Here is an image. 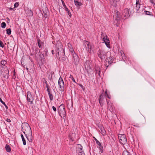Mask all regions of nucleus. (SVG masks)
Instances as JSON below:
<instances>
[{
    "mask_svg": "<svg viewBox=\"0 0 155 155\" xmlns=\"http://www.w3.org/2000/svg\"><path fill=\"white\" fill-rule=\"evenodd\" d=\"M19 5V3L18 2H16L15 3L14 6V8H17L18 7V6Z\"/></svg>",
    "mask_w": 155,
    "mask_h": 155,
    "instance_id": "obj_41",
    "label": "nucleus"
},
{
    "mask_svg": "<svg viewBox=\"0 0 155 155\" xmlns=\"http://www.w3.org/2000/svg\"><path fill=\"white\" fill-rule=\"evenodd\" d=\"M0 101L4 105L6 109L7 110L8 109V106L5 104V103L2 100L1 98L0 97Z\"/></svg>",
    "mask_w": 155,
    "mask_h": 155,
    "instance_id": "obj_33",
    "label": "nucleus"
},
{
    "mask_svg": "<svg viewBox=\"0 0 155 155\" xmlns=\"http://www.w3.org/2000/svg\"><path fill=\"white\" fill-rule=\"evenodd\" d=\"M66 11L67 12V13H68L69 16L70 17H71V12H70V11L68 10V9L67 11Z\"/></svg>",
    "mask_w": 155,
    "mask_h": 155,
    "instance_id": "obj_43",
    "label": "nucleus"
},
{
    "mask_svg": "<svg viewBox=\"0 0 155 155\" xmlns=\"http://www.w3.org/2000/svg\"><path fill=\"white\" fill-rule=\"evenodd\" d=\"M52 109L54 112H56V108L54 106L52 107Z\"/></svg>",
    "mask_w": 155,
    "mask_h": 155,
    "instance_id": "obj_47",
    "label": "nucleus"
},
{
    "mask_svg": "<svg viewBox=\"0 0 155 155\" xmlns=\"http://www.w3.org/2000/svg\"><path fill=\"white\" fill-rule=\"evenodd\" d=\"M101 69L99 67L96 66L95 71L96 73L99 76H100Z\"/></svg>",
    "mask_w": 155,
    "mask_h": 155,
    "instance_id": "obj_21",
    "label": "nucleus"
},
{
    "mask_svg": "<svg viewBox=\"0 0 155 155\" xmlns=\"http://www.w3.org/2000/svg\"><path fill=\"white\" fill-rule=\"evenodd\" d=\"M129 10L127 8L123 10L120 18L122 19H125L129 17Z\"/></svg>",
    "mask_w": 155,
    "mask_h": 155,
    "instance_id": "obj_7",
    "label": "nucleus"
},
{
    "mask_svg": "<svg viewBox=\"0 0 155 155\" xmlns=\"http://www.w3.org/2000/svg\"><path fill=\"white\" fill-rule=\"evenodd\" d=\"M6 151L8 152H10L11 150V148L9 145L6 144L5 147Z\"/></svg>",
    "mask_w": 155,
    "mask_h": 155,
    "instance_id": "obj_25",
    "label": "nucleus"
},
{
    "mask_svg": "<svg viewBox=\"0 0 155 155\" xmlns=\"http://www.w3.org/2000/svg\"><path fill=\"white\" fill-rule=\"evenodd\" d=\"M107 53L104 50L100 49L97 52V55L101 61H102L103 60H104L107 57Z\"/></svg>",
    "mask_w": 155,
    "mask_h": 155,
    "instance_id": "obj_4",
    "label": "nucleus"
},
{
    "mask_svg": "<svg viewBox=\"0 0 155 155\" xmlns=\"http://www.w3.org/2000/svg\"><path fill=\"white\" fill-rule=\"evenodd\" d=\"M84 44L86 50L89 53L91 54L92 47L90 43L87 41H84Z\"/></svg>",
    "mask_w": 155,
    "mask_h": 155,
    "instance_id": "obj_9",
    "label": "nucleus"
},
{
    "mask_svg": "<svg viewBox=\"0 0 155 155\" xmlns=\"http://www.w3.org/2000/svg\"><path fill=\"white\" fill-rule=\"evenodd\" d=\"M7 18V19H9V18Z\"/></svg>",
    "mask_w": 155,
    "mask_h": 155,
    "instance_id": "obj_56",
    "label": "nucleus"
},
{
    "mask_svg": "<svg viewBox=\"0 0 155 155\" xmlns=\"http://www.w3.org/2000/svg\"><path fill=\"white\" fill-rule=\"evenodd\" d=\"M1 27L2 28H5L6 26V24L5 22H3L1 23Z\"/></svg>",
    "mask_w": 155,
    "mask_h": 155,
    "instance_id": "obj_39",
    "label": "nucleus"
},
{
    "mask_svg": "<svg viewBox=\"0 0 155 155\" xmlns=\"http://www.w3.org/2000/svg\"><path fill=\"white\" fill-rule=\"evenodd\" d=\"M28 140L30 142H32V131L25 134Z\"/></svg>",
    "mask_w": 155,
    "mask_h": 155,
    "instance_id": "obj_17",
    "label": "nucleus"
},
{
    "mask_svg": "<svg viewBox=\"0 0 155 155\" xmlns=\"http://www.w3.org/2000/svg\"><path fill=\"white\" fill-rule=\"evenodd\" d=\"M96 143L99 146V148L100 149V151L101 153L103 152V150L102 149V147L101 146V143L96 138L95 139Z\"/></svg>",
    "mask_w": 155,
    "mask_h": 155,
    "instance_id": "obj_20",
    "label": "nucleus"
},
{
    "mask_svg": "<svg viewBox=\"0 0 155 155\" xmlns=\"http://www.w3.org/2000/svg\"><path fill=\"white\" fill-rule=\"evenodd\" d=\"M120 143L122 144H125L127 143L126 135L124 134H119L118 136Z\"/></svg>",
    "mask_w": 155,
    "mask_h": 155,
    "instance_id": "obj_5",
    "label": "nucleus"
},
{
    "mask_svg": "<svg viewBox=\"0 0 155 155\" xmlns=\"http://www.w3.org/2000/svg\"><path fill=\"white\" fill-rule=\"evenodd\" d=\"M0 46L1 47H2V48H3L4 47V44L3 42L1 40H0Z\"/></svg>",
    "mask_w": 155,
    "mask_h": 155,
    "instance_id": "obj_42",
    "label": "nucleus"
},
{
    "mask_svg": "<svg viewBox=\"0 0 155 155\" xmlns=\"http://www.w3.org/2000/svg\"><path fill=\"white\" fill-rule=\"evenodd\" d=\"M111 4L113 6H116L117 5V1L119 0H109Z\"/></svg>",
    "mask_w": 155,
    "mask_h": 155,
    "instance_id": "obj_22",
    "label": "nucleus"
},
{
    "mask_svg": "<svg viewBox=\"0 0 155 155\" xmlns=\"http://www.w3.org/2000/svg\"><path fill=\"white\" fill-rule=\"evenodd\" d=\"M46 87L47 88V91L48 94L51 92V89L49 88V86L48 84H46Z\"/></svg>",
    "mask_w": 155,
    "mask_h": 155,
    "instance_id": "obj_37",
    "label": "nucleus"
},
{
    "mask_svg": "<svg viewBox=\"0 0 155 155\" xmlns=\"http://www.w3.org/2000/svg\"><path fill=\"white\" fill-rule=\"evenodd\" d=\"M101 133L103 135L105 136L106 135V132L103 127H101L100 128Z\"/></svg>",
    "mask_w": 155,
    "mask_h": 155,
    "instance_id": "obj_23",
    "label": "nucleus"
},
{
    "mask_svg": "<svg viewBox=\"0 0 155 155\" xmlns=\"http://www.w3.org/2000/svg\"><path fill=\"white\" fill-rule=\"evenodd\" d=\"M114 23L115 25L118 26L120 22V17L119 16V13L117 12L114 16Z\"/></svg>",
    "mask_w": 155,
    "mask_h": 155,
    "instance_id": "obj_6",
    "label": "nucleus"
},
{
    "mask_svg": "<svg viewBox=\"0 0 155 155\" xmlns=\"http://www.w3.org/2000/svg\"><path fill=\"white\" fill-rule=\"evenodd\" d=\"M68 46L70 51V54H71L73 53V52H75L73 48L72 45L71 44L69 43L68 44Z\"/></svg>",
    "mask_w": 155,
    "mask_h": 155,
    "instance_id": "obj_19",
    "label": "nucleus"
},
{
    "mask_svg": "<svg viewBox=\"0 0 155 155\" xmlns=\"http://www.w3.org/2000/svg\"><path fill=\"white\" fill-rule=\"evenodd\" d=\"M44 16L45 18H46L47 17V15L46 13H45L44 14Z\"/></svg>",
    "mask_w": 155,
    "mask_h": 155,
    "instance_id": "obj_50",
    "label": "nucleus"
},
{
    "mask_svg": "<svg viewBox=\"0 0 155 155\" xmlns=\"http://www.w3.org/2000/svg\"><path fill=\"white\" fill-rule=\"evenodd\" d=\"M113 58L112 57L110 56L109 58H107L105 61V65L107 67V68L108 67L110 64L112 63Z\"/></svg>",
    "mask_w": 155,
    "mask_h": 155,
    "instance_id": "obj_14",
    "label": "nucleus"
},
{
    "mask_svg": "<svg viewBox=\"0 0 155 155\" xmlns=\"http://www.w3.org/2000/svg\"><path fill=\"white\" fill-rule=\"evenodd\" d=\"M123 155H131L129 152L127 151H124L122 154Z\"/></svg>",
    "mask_w": 155,
    "mask_h": 155,
    "instance_id": "obj_35",
    "label": "nucleus"
},
{
    "mask_svg": "<svg viewBox=\"0 0 155 155\" xmlns=\"http://www.w3.org/2000/svg\"><path fill=\"white\" fill-rule=\"evenodd\" d=\"M149 1L150 3L155 5V2H154L153 0H149Z\"/></svg>",
    "mask_w": 155,
    "mask_h": 155,
    "instance_id": "obj_46",
    "label": "nucleus"
},
{
    "mask_svg": "<svg viewBox=\"0 0 155 155\" xmlns=\"http://www.w3.org/2000/svg\"><path fill=\"white\" fill-rule=\"evenodd\" d=\"M27 101L30 102L31 104H33V101L34 100L33 97L30 91H28L27 92Z\"/></svg>",
    "mask_w": 155,
    "mask_h": 155,
    "instance_id": "obj_12",
    "label": "nucleus"
},
{
    "mask_svg": "<svg viewBox=\"0 0 155 155\" xmlns=\"http://www.w3.org/2000/svg\"><path fill=\"white\" fill-rule=\"evenodd\" d=\"M101 37V38L103 39L104 41L105 42L107 47L109 48L110 47V42L107 36H106L105 37L104 36V33L102 32Z\"/></svg>",
    "mask_w": 155,
    "mask_h": 155,
    "instance_id": "obj_10",
    "label": "nucleus"
},
{
    "mask_svg": "<svg viewBox=\"0 0 155 155\" xmlns=\"http://www.w3.org/2000/svg\"><path fill=\"white\" fill-rule=\"evenodd\" d=\"M105 96L103 94H101L99 99V103L101 106H102L104 102V99Z\"/></svg>",
    "mask_w": 155,
    "mask_h": 155,
    "instance_id": "obj_18",
    "label": "nucleus"
},
{
    "mask_svg": "<svg viewBox=\"0 0 155 155\" xmlns=\"http://www.w3.org/2000/svg\"><path fill=\"white\" fill-rule=\"evenodd\" d=\"M71 55L73 57L72 60V62L75 65H77L79 62V59L78 57L75 52H73V53L71 54Z\"/></svg>",
    "mask_w": 155,
    "mask_h": 155,
    "instance_id": "obj_8",
    "label": "nucleus"
},
{
    "mask_svg": "<svg viewBox=\"0 0 155 155\" xmlns=\"http://www.w3.org/2000/svg\"><path fill=\"white\" fill-rule=\"evenodd\" d=\"M50 100L51 101L53 99V97L52 94L50 92L48 93Z\"/></svg>",
    "mask_w": 155,
    "mask_h": 155,
    "instance_id": "obj_34",
    "label": "nucleus"
},
{
    "mask_svg": "<svg viewBox=\"0 0 155 155\" xmlns=\"http://www.w3.org/2000/svg\"><path fill=\"white\" fill-rule=\"evenodd\" d=\"M44 82L46 84H46H48L47 83V81H46V80H45V79L44 80Z\"/></svg>",
    "mask_w": 155,
    "mask_h": 155,
    "instance_id": "obj_49",
    "label": "nucleus"
},
{
    "mask_svg": "<svg viewBox=\"0 0 155 155\" xmlns=\"http://www.w3.org/2000/svg\"><path fill=\"white\" fill-rule=\"evenodd\" d=\"M58 84L59 87L60 89V90L62 91H64V84L63 80L61 77H60L58 81Z\"/></svg>",
    "mask_w": 155,
    "mask_h": 155,
    "instance_id": "obj_11",
    "label": "nucleus"
},
{
    "mask_svg": "<svg viewBox=\"0 0 155 155\" xmlns=\"http://www.w3.org/2000/svg\"><path fill=\"white\" fill-rule=\"evenodd\" d=\"M106 96H107V97L109 99H110V97L109 96L108 94L107 95H106Z\"/></svg>",
    "mask_w": 155,
    "mask_h": 155,
    "instance_id": "obj_51",
    "label": "nucleus"
},
{
    "mask_svg": "<svg viewBox=\"0 0 155 155\" xmlns=\"http://www.w3.org/2000/svg\"><path fill=\"white\" fill-rule=\"evenodd\" d=\"M38 44L39 47L40 48H42V45L43 44V42L39 39H38Z\"/></svg>",
    "mask_w": 155,
    "mask_h": 155,
    "instance_id": "obj_24",
    "label": "nucleus"
},
{
    "mask_svg": "<svg viewBox=\"0 0 155 155\" xmlns=\"http://www.w3.org/2000/svg\"><path fill=\"white\" fill-rule=\"evenodd\" d=\"M60 60L64 61L65 60L64 50L61 46L58 48V51H57Z\"/></svg>",
    "mask_w": 155,
    "mask_h": 155,
    "instance_id": "obj_1",
    "label": "nucleus"
},
{
    "mask_svg": "<svg viewBox=\"0 0 155 155\" xmlns=\"http://www.w3.org/2000/svg\"><path fill=\"white\" fill-rule=\"evenodd\" d=\"M74 3L76 6L78 7L80 6L81 4V2H79L76 0H74Z\"/></svg>",
    "mask_w": 155,
    "mask_h": 155,
    "instance_id": "obj_28",
    "label": "nucleus"
},
{
    "mask_svg": "<svg viewBox=\"0 0 155 155\" xmlns=\"http://www.w3.org/2000/svg\"><path fill=\"white\" fill-rule=\"evenodd\" d=\"M120 55H124V52L122 50H120Z\"/></svg>",
    "mask_w": 155,
    "mask_h": 155,
    "instance_id": "obj_44",
    "label": "nucleus"
},
{
    "mask_svg": "<svg viewBox=\"0 0 155 155\" xmlns=\"http://www.w3.org/2000/svg\"><path fill=\"white\" fill-rule=\"evenodd\" d=\"M8 73H9V71H8Z\"/></svg>",
    "mask_w": 155,
    "mask_h": 155,
    "instance_id": "obj_55",
    "label": "nucleus"
},
{
    "mask_svg": "<svg viewBox=\"0 0 155 155\" xmlns=\"http://www.w3.org/2000/svg\"><path fill=\"white\" fill-rule=\"evenodd\" d=\"M69 78H71V80H72V81L75 83H76V82L75 80V79H74V77H73V76L71 75H70V77H69Z\"/></svg>",
    "mask_w": 155,
    "mask_h": 155,
    "instance_id": "obj_38",
    "label": "nucleus"
},
{
    "mask_svg": "<svg viewBox=\"0 0 155 155\" xmlns=\"http://www.w3.org/2000/svg\"><path fill=\"white\" fill-rule=\"evenodd\" d=\"M51 52H52V54H54V51L53 50H52V51H51Z\"/></svg>",
    "mask_w": 155,
    "mask_h": 155,
    "instance_id": "obj_53",
    "label": "nucleus"
},
{
    "mask_svg": "<svg viewBox=\"0 0 155 155\" xmlns=\"http://www.w3.org/2000/svg\"><path fill=\"white\" fill-rule=\"evenodd\" d=\"M82 147L79 144L77 145L76 150L78 153V155H85L84 152L82 150Z\"/></svg>",
    "mask_w": 155,
    "mask_h": 155,
    "instance_id": "obj_13",
    "label": "nucleus"
},
{
    "mask_svg": "<svg viewBox=\"0 0 155 155\" xmlns=\"http://www.w3.org/2000/svg\"><path fill=\"white\" fill-rule=\"evenodd\" d=\"M26 69L27 70H28V68H26Z\"/></svg>",
    "mask_w": 155,
    "mask_h": 155,
    "instance_id": "obj_54",
    "label": "nucleus"
},
{
    "mask_svg": "<svg viewBox=\"0 0 155 155\" xmlns=\"http://www.w3.org/2000/svg\"><path fill=\"white\" fill-rule=\"evenodd\" d=\"M40 54H39V56L41 58H44L45 55L44 53H43L41 51V50H40L39 52Z\"/></svg>",
    "mask_w": 155,
    "mask_h": 155,
    "instance_id": "obj_30",
    "label": "nucleus"
},
{
    "mask_svg": "<svg viewBox=\"0 0 155 155\" xmlns=\"http://www.w3.org/2000/svg\"><path fill=\"white\" fill-rule=\"evenodd\" d=\"M74 137L75 134H72L71 135H70L69 137L72 141H74Z\"/></svg>",
    "mask_w": 155,
    "mask_h": 155,
    "instance_id": "obj_27",
    "label": "nucleus"
},
{
    "mask_svg": "<svg viewBox=\"0 0 155 155\" xmlns=\"http://www.w3.org/2000/svg\"><path fill=\"white\" fill-rule=\"evenodd\" d=\"M106 101L107 102V110L111 112H113L114 107L113 103L111 102H109V101H108L107 99H106Z\"/></svg>",
    "mask_w": 155,
    "mask_h": 155,
    "instance_id": "obj_15",
    "label": "nucleus"
},
{
    "mask_svg": "<svg viewBox=\"0 0 155 155\" xmlns=\"http://www.w3.org/2000/svg\"><path fill=\"white\" fill-rule=\"evenodd\" d=\"M1 64L2 65L5 66L7 64V62L5 60H2L1 61Z\"/></svg>",
    "mask_w": 155,
    "mask_h": 155,
    "instance_id": "obj_40",
    "label": "nucleus"
},
{
    "mask_svg": "<svg viewBox=\"0 0 155 155\" xmlns=\"http://www.w3.org/2000/svg\"><path fill=\"white\" fill-rule=\"evenodd\" d=\"M105 94H106V96L107 95H108V94H107V91H106L105 92Z\"/></svg>",
    "mask_w": 155,
    "mask_h": 155,
    "instance_id": "obj_52",
    "label": "nucleus"
},
{
    "mask_svg": "<svg viewBox=\"0 0 155 155\" xmlns=\"http://www.w3.org/2000/svg\"><path fill=\"white\" fill-rule=\"evenodd\" d=\"M144 12H145V14L147 15L153 16L152 13L150 12L145 10L144 11Z\"/></svg>",
    "mask_w": 155,
    "mask_h": 155,
    "instance_id": "obj_32",
    "label": "nucleus"
},
{
    "mask_svg": "<svg viewBox=\"0 0 155 155\" xmlns=\"http://www.w3.org/2000/svg\"><path fill=\"white\" fill-rule=\"evenodd\" d=\"M21 136L22 139L23 144L24 145H25L26 144V143L24 137L23 135L22 134H21Z\"/></svg>",
    "mask_w": 155,
    "mask_h": 155,
    "instance_id": "obj_29",
    "label": "nucleus"
},
{
    "mask_svg": "<svg viewBox=\"0 0 155 155\" xmlns=\"http://www.w3.org/2000/svg\"><path fill=\"white\" fill-rule=\"evenodd\" d=\"M21 127V130L25 134L32 131L30 127L27 123H22Z\"/></svg>",
    "mask_w": 155,
    "mask_h": 155,
    "instance_id": "obj_2",
    "label": "nucleus"
},
{
    "mask_svg": "<svg viewBox=\"0 0 155 155\" xmlns=\"http://www.w3.org/2000/svg\"><path fill=\"white\" fill-rule=\"evenodd\" d=\"M7 34L8 35H10L11 33V30L10 28L7 29L6 30Z\"/></svg>",
    "mask_w": 155,
    "mask_h": 155,
    "instance_id": "obj_36",
    "label": "nucleus"
},
{
    "mask_svg": "<svg viewBox=\"0 0 155 155\" xmlns=\"http://www.w3.org/2000/svg\"><path fill=\"white\" fill-rule=\"evenodd\" d=\"M27 14L28 16H32L33 15V12L31 10H28L27 12Z\"/></svg>",
    "mask_w": 155,
    "mask_h": 155,
    "instance_id": "obj_26",
    "label": "nucleus"
},
{
    "mask_svg": "<svg viewBox=\"0 0 155 155\" xmlns=\"http://www.w3.org/2000/svg\"><path fill=\"white\" fill-rule=\"evenodd\" d=\"M58 113L60 116L61 118L63 117L64 120V117H65L66 112L65 110L64 105L62 104L61 105L58 109Z\"/></svg>",
    "mask_w": 155,
    "mask_h": 155,
    "instance_id": "obj_3",
    "label": "nucleus"
},
{
    "mask_svg": "<svg viewBox=\"0 0 155 155\" xmlns=\"http://www.w3.org/2000/svg\"><path fill=\"white\" fill-rule=\"evenodd\" d=\"M140 3L139 0H136V12L140 13L141 12V10L140 9Z\"/></svg>",
    "mask_w": 155,
    "mask_h": 155,
    "instance_id": "obj_16",
    "label": "nucleus"
},
{
    "mask_svg": "<svg viewBox=\"0 0 155 155\" xmlns=\"http://www.w3.org/2000/svg\"><path fill=\"white\" fill-rule=\"evenodd\" d=\"M121 56H122L123 60V61H124V60L126 59V58L125 54H124V55H122Z\"/></svg>",
    "mask_w": 155,
    "mask_h": 155,
    "instance_id": "obj_45",
    "label": "nucleus"
},
{
    "mask_svg": "<svg viewBox=\"0 0 155 155\" xmlns=\"http://www.w3.org/2000/svg\"><path fill=\"white\" fill-rule=\"evenodd\" d=\"M61 2L62 3V5L63 6V7L65 9L66 11H67L68 9V8H67V6H66V5H65V4L64 2V1L62 0H61Z\"/></svg>",
    "mask_w": 155,
    "mask_h": 155,
    "instance_id": "obj_31",
    "label": "nucleus"
},
{
    "mask_svg": "<svg viewBox=\"0 0 155 155\" xmlns=\"http://www.w3.org/2000/svg\"><path fill=\"white\" fill-rule=\"evenodd\" d=\"M6 121L8 122H10L11 121L8 118L6 119Z\"/></svg>",
    "mask_w": 155,
    "mask_h": 155,
    "instance_id": "obj_48",
    "label": "nucleus"
}]
</instances>
